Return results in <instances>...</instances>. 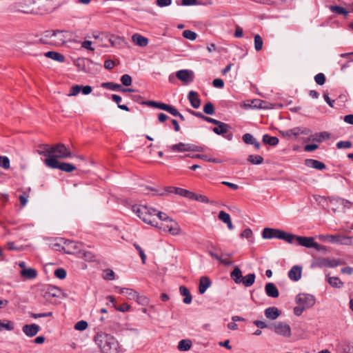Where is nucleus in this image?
Here are the masks:
<instances>
[{"label": "nucleus", "mask_w": 353, "mask_h": 353, "mask_svg": "<svg viewBox=\"0 0 353 353\" xmlns=\"http://www.w3.org/2000/svg\"><path fill=\"white\" fill-rule=\"evenodd\" d=\"M94 341L100 348L102 353H118L119 343L113 336L105 332L97 333L94 336Z\"/></svg>", "instance_id": "1"}, {"label": "nucleus", "mask_w": 353, "mask_h": 353, "mask_svg": "<svg viewBox=\"0 0 353 353\" xmlns=\"http://www.w3.org/2000/svg\"><path fill=\"white\" fill-rule=\"evenodd\" d=\"M157 212L156 209L149 208L148 207V211L145 214H143L142 216V221L152 226L163 228L164 231H169L172 235L176 234V230L173 228L172 225H165L163 223L160 224L157 221L155 213Z\"/></svg>", "instance_id": "2"}, {"label": "nucleus", "mask_w": 353, "mask_h": 353, "mask_svg": "<svg viewBox=\"0 0 353 353\" xmlns=\"http://www.w3.org/2000/svg\"><path fill=\"white\" fill-rule=\"evenodd\" d=\"M262 236L263 239L276 238L282 239L288 243H292V234L287 233L279 229L266 228L263 230Z\"/></svg>", "instance_id": "3"}, {"label": "nucleus", "mask_w": 353, "mask_h": 353, "mask_svg": "<svg viewBox=\"0 0 353 353\" xmlns=\"http://www.w3.org/2000/svg\"><path fill=\"white\" fill-rule=\"evenodd\" d=\"M292 243L306 248H314L318 251L325 250V247L314 241L313 237L301 236L292 234Z\"/></svg>", "instance_id": "4"}, {"label": "nucleus", "mask_w": 353, "mask_h": 353, "mask_svg": "<svg viewBox=\"0 0 353 353\" xmlns=\"http://www.w3.org/2000/svg\"><path fill=\"white\" fill-rule=\"evenodd\" d=\"M52 152L53 155L50 159L54 158L57 160L58 159H68L73 156L70 148L61 143L52 145Z\"/></svg>", "instance_id": "5"}, {"label": "nucleus", "mask_w": 353, "mask_h": 353, "mask_svg": "<svg viewBox=\"0 0 353 353\" xmlns=\"http://www.w3.org/2000/svg\"><path fill=\"white\" fill-rule=\"evenodd\" d=\"M44 163L49 168L54 169L57 168L66 172H71L76 170V167L73 164L65 162L60 163L58 160L54 158L46 159L44 160Z\"/></svg>", "instance_id": "6"}, {"label": "nucleus", "mask_w": 353, "mask_h": 353, "mask_svg": "<svg viewBox=\"0 0 353 353\" xmlns=\"http://www.w3.org/2000/svg\"><path fill=\"white\" fill-rule=\"evenodd\" d=\"M33 0H21L11 5V10L26 14H34L37 12L33 8Z\"/></svg>", "instance_id": "7"}, {"label": "nucleus", "mask_w": 353, "mask_h": 353, "mask_svg": "<svg viewBox=\"0 0 353 353\" xmlns=\"http://www.w3.org/2000/svg\"><path fill=\"white\" fill-rule=\"evenodd\" d=\"M296 303L305 309L312 307L315 303L314 297L308 294H299L296 297Z\"/></svg>", "instance_id": "8"}, {"label": "nucleus", "mask_w": 353, "mask_h": 353, "mask_svg": "<svg viewBox=\"0 0 353 353\" xmlns=\"http://www.w3.org/2000/svg\"><path fill=\"white\" fill-rule=\"evenodd\" d=\"M63 244L62 250L66 254H71L81 251L82 244L79 242L67 239L64 241Z\"/></svg>", "instance_id": "9"}, {"label": "nucleus", "mask_w": 353, "mask_h": 353, "mask_svg": "<svg viewBox=\"0 0 353 353\" xmlns=\"http://www.w3.org/2000/svg\"><path fill=\"white\" fill-rule=\"evenodd\" d=\"M143 103L149 107L165 110V111L170 112L173 116H175V117L176 116V108H175L172 106H170L168 104H165V103H163L161 102L154 101H145L143 102Z\"/></svg>", "instance_id": "10"}, {"label": "nucleus", "mask_w": 353, "mask_h": 353, "mask_svg": "<svg viewBox=\"0 0 353 353\" xmlns=\"http://www.w3.org/2000/svg\"><path fill=\"white\" fill-rule=\"evenodd\" d=\"M213 128L214 132L222 135L228 140L232 139V133L229 131L230 126L228 124L220 121Z\"/></svg>", "instance_id": "11"}, {"label": "nucleus", "mask_w": 353, "mask_h": 353, "mask_svg": "<svg viewBox=\"0 0 353 353\" xmlns=\"http://www.w3.org/2000/svg\"><path fill=\"white\" fill-rule=\"evenodd\" d=\"M274 331L280 335L285 337H290L291 335V329L289 325L283 323L277 322L272 325Z\"/></svg>", "instance_id": "12"}, {"label": "nucleus", "mask_w": 353, "mask_h": 353, "mask_svg": "<svg viewBox=\"0 0 353 353\" xmlns=\"http://www.w3.org/2000/svg\"><path fill=\"white\" fill-rule=\"evenodd\" d=\"M194 79V74L190 70H181L178 71V79L181 81L184 85L192 83Z\"/></svg>", "instance_id": "13"}, {"label": "nucleus", "mask_w": 353, "mask_h": 353, "mask_svg": "<svg viewBox=\"0 0 353 353\" xmlns=\"http://www.w3.org/2000/svg\"><path fill=\"white\" fill-rule=\"evenodd\" d=\"M146 188L154 192V195L168 196L172 193L176 194V188L174 186H167L158 189L153 188L152 187H147Z\"/></svg>", "instance_id": "14"}, {"label": "nucleus", "mask_w": 353, "mask_h": 353, "mask_svg": "<svg viewBox=\"0 0 353 353\" xmlns=\"http://www.w3.org/2000/svg\"><path fill=\"white\" fill-rule=\"evenodd\" d=\"M33 8L37 12L34 14H43L46 12H49L47 0H33Z\"/></svg>", "instance_id": "15"}, {"label": "nucleus", "mask_w": 353, "mask_h": 353, "mask_svg": "<svg viewBox=\"0 0 353 353\" xmlns=\"http://www.w3.org/2000/svg\"><path fill=\"white\" fill-rule=\"evenodd\" d=\"M40 329V326L34 323L30 325L26 324L22 327L23 333L28 337H33L37 335Z\"/></svg>", "instance_id": "16"}, {"label": "nucleus", "mask_w": 353, "mask_h": 353, "mask_svg": "<svg viewBox=\"0 0 353 353\" xmlns=\"http://www.w3.org/2000/svg\"><path fill=\"white\" fill-rule=\"evenodd\" d=\"M63 31L55 30H46L43 32L42 37L39 39L38 43L41 44H50L52 45V42H48L47 39L56 37L58 34L62 33Z\"/></svg>", "instance_id": "17"}, {"label": "nucleus", "mask_w": 353, "mask_h": 353, "mask_svg": "<svg viewBox=\"0 0 353 353\" xmlns=\"http://www.w3.org/2000/svg\"><path fill=\"white\" fill-rule=\"evenodd\" d=\"M183 151H195V152H202L203 148L201 146H198L194 144H184V143H178V152Z\"/></svg>", "instance_id": "18"}, {"label": "nucleus", "mask_w": 353, "mask_h": 353, "mask_svg": "<svg viewBox=\"0 0 353 353\" xmlns=\"http://www.w3.org/2000/svg\"><path fill=\"white\" fill-rule=\"evenodd\" d=\"M39 149L37 150V152L48 158H51L52 154V145L41 144L39 146Z\"/></svg>", "instance_id": "19"}, {"label": "nucleus", "mask_w": 353, "mask_h": 353, "mask_svg": "<svg viewBox=\"0 0 353 353\" xmlns=\"http://www.w3.org/2000/svg\"><path fill=\"white\" fill-rule=\"evenodd\" d=\"M188 99L191 105L194 108H199L201 105V100L196 92L190 91L188 94Z\"/></svg>", "instance_id": "20"}, {"label": "nucleus", "mask_w": 353, "mask_h": 353, "mask_svg": "<svg viewBox=\"0 0 353 353\" xmlns=\"http://www.w3.org/2000/svg\"><path fill=\"white\" fill-rule=\"evenodd\" d=\"M179 292L181 296H183V302L185 304H190L192 300V296L190 294V290L188 288L184 285L179 287Z\"/></svg>", "instance_id": "21"}, {"label": "nucleus", "mask_w": 353, "mask_h": 353, "mask_svg": "<svg viewBox=\"0 0 353 353\" xmlns=\"http://www.w3.org/2000/svg\"><path fill=\"white\" fill-rule=\"evenodd\" d=\"M288 276L292 281H299L301 277V268L297 265L293 266L288 272Z\"/></svg>", "instance_id": "22"}, {"label": "nucleus", "mask_w": 353, "mask_h": 353, "mask_svg": "<svg viewBox=\"0 0 353 353\" xmlns=\"http://www.w3.org/2000/svg\"><path fill=\"white\" fill-rule=\"evenodd\" d=\"M265 292L268 296L276 298L279 296V293L276 285L272 283H268L265 287Z\"/></svg>", "instance_id": "23"}, {"label": "nucleus", "mask_w": 353, "mask_h": 353, "mask_svg": "<svg viewBox=\"0 0 353 353\" xmlns=\"http://www.w3.org/2000/svg\"><path fill=\"white\" fill-rule=\"evenodd\" d=\"M132 40L136 45L141 47H145L148 43V39L146 37L137 33L132 35Z\"/></svg>", "instance_id": "24"}, {"label": "nucleus", "mask_w": 353, "mask_h": 353, "mask_svg": "<svg viewBox=\"0 0 353 353\" xmlns=\"http://www.w3.org/2000/svg\"><path fill=\"white\" fill-rule=\"evenodd\" d=\"M305 165H307V167H310V168H315L316 170H323L325 168V165L318 161V160H315V159H306L305 161Z\"/></svg>", "instance_id": "25"}, {"label": "nucleus", "mask_w": 353, "mask_h": 353, "mask_svg": "<svg viewBox=\"0 0 353 353\" xmlns=\"http://www.w3.org/2000/svg\"><path fill=\"white\" fill-rule=\"evenodd\" d=\"M21 276L26 278V279H34L37 276V271L35 269L29 268H23L21 271Z\"/></svg>", "instance_id": "26"}, {"label": "nucleus", "mask_w": 353, "mask_h": 353, "mask_svg": "<svg viewBox=\"0 0 353 353\" xmlns=\"http://www.w3.org/2000/svg\"><path fill=\"white\" fill-rule=\"evenodd\" d=\"M211 281L207 276H202L199 281V292L200 294H203L206 290L210 286Z\"/></svg>", "instance_id": "27"}, {"label": "nucleus", "mask_w": 353, "mask_h": 353, "mask_svg": "<svg viewBox=\"0 0 353 353\" xmlns=\"http://www.w3.org/2000/svg\"><path fill=\"white\" fill-rule=\"evenodd\" d=\"M243 141L246 144H251L254 146L256 150L260 148L261 144L259 142L256 141V140L253 137V136L249 133L245 134L243 137Z\"/></svg>", "instance_id": "28"}, {"label": "nucleus", "mask_w": 353, "mask_h": 353, "mask_svg": "<svg viewBox=\"0 0 353 353\" xmlns=\"http://www.w3.org/2000/svg\"><path fill=\"white\" fill-rule=\"evenodd\" d=\"M101 86L103 88L111 90H114V91H118V92H124V88H123L121 85L115 83L114 82L102 83Z\"/></svg>", "instance_id": "29"}, {"label": "nucleus", "mask_w": 353, "mask_h": 353, "mask_svg": "<svg viewBox=\"0 0 353 353\" xmlns=\"http://www.w3.org/2000/svg\"><path fill=\"white\" fill-rule=\"evenodd\" d=\"M280 314V311L275 307H270L265 310V316L272 320L276 319Z\"/></svg>", "instance_id": "30"}, {"label": "nucleus", "mask_w": 353, "mask_h": 353, "mask_svg": "<svg viewBox=\"0 0 353 353\" xmlns=\"http://www.w3.org/2000/svg\"><path fill=\"white\" fill-rule=\"evenodd\" d=\"M45 56L60 63H63L65 61L63 54L54 51L47 52L45 53Z\"/></svg>", "instance_id": "31"}, {"label": "nucleus", "mask_w": 353, "mask_h": 353, "mask_svg": "<svg viewBox=\"0 0 353 353\" xmlns=\"http://www.w3.org/2000/svg\"><path fill=\"white\" fill-rule=\"evenodd\" d=\"M230 277L236 283H241V281H242L243 279V276L240 268L238 267H235L230 273Z\"/></svg>", "instance_id": "32"}, {"label": "nucleus", "mask_w": 353, "mask_h": 353, "mask_svg": "<svg viewBox=\"0 0 353 353\" xmlns=\"http://www.w3.org/2000/svg\"><path fill=\"white\" fill-rule=\"evenodd\" d=\"M61 293L60 289L55 287H49L45 292L44 297L49 299L50 297H59Z\"/></svg>", "instance_id": "33"}, {"label": "nucleus", "mask_w": 353, "mask_h": 353, "mask_svg": "<svg viewBox=\"0 0 353 353\" xmlns=\"http://www.w3.org/2000/svg\"><path fill=\"white\" fill-rule=\"evenodd\" d=\"M132 210L137 216L142 219L143 214H145L148 211V207L145 205H134L132 207Z\"/></svg>", "instance_id": "34"}, {"label": "nucleus", "mask_w": 353, "mask_h": 353, "mask_svg": "<svg viewBox=\"0 0 353 353\" xmlns=\"http://www.w3.org/2000/svg\"><path fill=\"white\" fill-rule=\"evenodd\" d=\"M120 294H125L127 299L135 300L137 298L138 292L130 288H121L119 291Z\"/></svg>", "instance_id": "35"}, {"label": "nucleus", "mask_w": 353, "mask_h": 353, "mask_svg": "<svg viewBox=\"0 0 353 353\" xmlns=\"http://www.w3.org/2000/svg\"><path fill=\"white\" fill-rule=\"evenodd\" d=\"M192 345V341L190 339H183L178 343V350L181 351L189 350Z\"/></svg>", "instance_id": "36"}, {"label": "nucleus", "mask_w": 353, "mask_h": 353, "mask_svg": "<svg viewBox=\"0 0 353 353\" xmlns=\"http://www.w3.org/2000/svg\"><path fill=\"white\" fill-rule=\"evenodd\" d=\"M263 142L264 144L274 146L279 143V139L276 137H271L268 134H264L263 136Z\"/></svg>", "instance_id": "37"}, {"label": "nucleus", "mask_w": 353, "mask_h": 353, "mask_svg": "<svg viewBox=\"0 0 353 353\" xmlns=\"http://www.w3.org/2000/svg\"><path fill=\"white\" fill-rule=\"evenodd\" d=\"M254 280H255V274H249L246 275L245 277L243 276L241 283H243V285L245 287H250L254 284Z\"/></svg>", "instance_id": "38"}, {"label": "nucleus", "mask_w": 353, "mask_h": 353, "mask_svg": "<svg viewBox=\"0 0 353 353\" xmlns=\"http://www.w3.org/2000/svg\"><path fill=\"white\" fill-rule=\"evenodd\" d=\"M309 130L307 128L296 127L290 130L291 137L296 138L299 134H307Z\"/></svg>", "instance_id": "39"}, {"label": "nucleus", "mask_w": 353, "mask_h": 353, "mask_svg": "<svg viewBox=\"0 0 353 353\" xmlns=\"http://www.w3.org/2000/svg\"><path fill=\"white\" fill-rule=\"evenodd\" d=\"M178 195L184 196L190 200H194L195 197V193L180 188H178Z\"/></svg>", "instance_id": "40"}, {"label": "nucleus", "mask_w": 353, "mask_h": 353, "mask_svg": "<svg viewBox=\"0 0 353 353\" xmlns=\"http://www.w3.org/2000/svg\"><path fill=\"white\" fill-rule=\"evenodd\" d=\"M178 195L184 196L190 200H194L195 197V193L180 188H178Z\"/></svg>", "instance_id": "41"}, {"label": "nucleus", "mask_w": 353, "mask_h": 353, "mask_svg": "<svg viewBox=\"0 0 353 353\" xmlns=\"http://www.w3.org/2000/svg\"><path fill=\"white\" fill-rule=\"evenodd\" d=\"M327 282L329 283V284L331 286H332L334 288H341L343 284V282L339 279V277H335V276L328 277Z\"/></svg>", "instance_id": "42"}, {"label": "nucleus", "mask_w": 353, "mask_h": 353, "mask_svg": "<svg viewBox=\"0 0 353 353\" xmlns=\"http://www.w3.org/2000/svg\"><path fill=\"white\" fill-rule=\"evenodd\" d=\"M108 41L111 43V46L113 47H119L123 42V39L114 35H111L109 37Z\"/></svg>", "instance_id": "43"}, {"label": "nucleus", "mask_w": 353, "mask_h": 353, "mask_svg": "<svg viewBox=\"0 0 353 353\" xmlns=\"http://www.w3.org/2000/svg\"><path fill=\"white\" fill-rule=\"evenodd\" d=\"M330 9L332 12L340 15H347L348 14V12L344 8L339 6H331Z\"/></svg>", "instance_id": "44"}, {"label": "nucleus", "mask_w": 353, "mask_h": 353, "mask_svg": "<svg viewBox=\"0 0 353 353\" xmlns=\"http://www.w3.org/2000/svg\"><path fill=\"white\" fill-rule=\"evenodd\" d=\"M156 217H157V221H158V219L160 220L161 221H163V222H173V220L172 219H170L166 214L162 212H160V211H157L156 213ZM161 223H163V222H161Z\"/></svg>", "instance_id": "45"}, {"label": "nucleus", "mask_w": 353, "mask_h": 353, "mask_svg": "<svg viewBox=\"0 0 353 353\" xmlns=\"http://www.w3.org/2000/svg\"><path fill=\"white\" fill-rule=\"evenodd\" d=\"M248 161L252 164H261L263 161V158L260 155H249Z\"/></svg>", "instance_id": "46"}, {"label": "nucleus", "mask_w": 353, "mask_h": 353, "mask_svg": "<svg viewBox=\"0 0 353 353\" xmlns=\"http://www.w3.org/2000/svg\"><path fill=\"white\" fill-rule=\"evenodd\" d=\"M254 48L256 51H260L263 48V39L259 34H256L254 37Z\"/></svg>", "instance_id": "47"}, {"label": "nucleus", "mask_w": 353, "mask_h": 353, "mask_svg": "<svg viewBox=\"0 0 353 353\" xmlns=\"http://www.w3.org/2000/svg\"><path fill=\"white\" fill-rule=\"evenodd\" d=\"M182 35L184 38L194 41L197 37V34L192 30H185L183 32Z\"/></svg>", "instance_id": "48"}, {"label": "nucleus", "mask_w": 353, "mask_h": 353, "mask_svg": "<svg viewBox=\"0 0 353 353\" xmlns=\"http://www.w3.org/2000/svg\"><path fill=\"white\" fill-rule=\"evenodd\" d=\"M315 138L313 139L314 141L317 142H321L323 140L328 139L330 138V134L327 132H323L315 135Z\"/></svg>", "instance_id": "49"}, {"label": "nucleus", "mask_w": 353, "mask_h": 353, "mask_svg": "<svg viewBox=\"0 0 353 353\" xmlns=\"http://www.w3.org/2000/svg\"><path fill=\"white\" fill-rule=\"evenodd\" d=\"M203 112L207 114H213L214 113V107L211 102L205 104L203 107Z\"/></svg>", "instance_id": "50"}, {"label": "nucleus", "mask_w": 353, "mask_h": 353, "mask_svg": "<svg viewBox=\"0 0 353 353\" xmlns=\"http://www.w3.org/2000/svg\"><path fill=\"white\" fill-rule=\"evenodd\" d=\"M121 81L123 85L129 86L132 84V79L129 74H125L121 76Z\"/></svg>", "instance_id": "51"}, {"label": "nucleus", "mask_w": 353, "mask_h": 353, "mask_svg": "<svg viewBox=\"0 0 353 353\" xmlns=\"http://www.w3.org/2000/svg\"><path fill=\"white\" fill-rule=\"evenodd\" d=\"M0 166L4 169H8L10 168V160L6 156H0Z\"/></svg>", "instance_id": "52"}, {"label": "nucleus", "mask_w": 353, "mask_h": 353, "mask_svg": "<svg viewBox=\"0 0 353 353\" xmlns=\"http://www.w3.org/2000/svg\"><path fill=\"white\" fill-rule=\"evenodd\" d=\"M88 324L86 321H78L74 325V329L77 330L83 331V330H85L88 327Z\"/></svg>", "instance_id": "53"}, {"label": "nucleus", "mask_w": 353, "mask_h": 353, "mask_svg": "<svg viewBox=\"0 0 353 353\" xmlns=\"http://www.w3.org/2000/svg\"><path fill=\"white\" fill-rule=\"evenodd\" d=\"M54 275L59 279H63L66 277L67 273L63 268H58L54 271Z\"/></svg>", "instance_id": "54"}, {"label": "nucleus", "mask_w": 353, "mask_h": 353, "mask_svg": "<svg viewBox=\"0 0 353 353\" xmlns=\"http://www.w3.org/2000/svg\"><path fill=\"white\" fill-rule=\"evenodd\" d=\"M134 246L136 248V250L138 251V252L139 254V256H140V257L141 259L142 263L143 264L145 263L146 255L144 253V251L143 250V249L137 243H134Z\"/></svg>", "instance_id": "55"}, {"label": "nucleus", "mask_w": 353, "mask_h": 353, "mask_svg": "<svg viewBox=\"0 0 353 353\" xmlns=\"http://www.w3.org/2000/svg\"><path fill=\"white\" fill-rule=\"evenodd\" d=\"M218 218L225 223L229 222V220L231 219L230 214L224 211L219 212Z\"/></svg>", "instance_id": "56"}, {"label": "nucleus", "mask_w": 353, "mask_h": 353, "mask_svg": "<svg viewBox=\"0 0 353 353\" xmlns=\"http://www.w3.org/2000/svg\"><path fill=\"white\" fill-rule=\"evenodd\" d=\"M316 83L320 85H322L325 82V77L323 73H319L314 77Z\"/></svg>", "instance_id": "57"}, {"label": "nucleus", "mask_w": 353, "mask_h": 353, "mask_svg": "<svg viewBox=\"0 0 353 353\" xmlns=\"http://www.w3.org/2000/svg\"><path fill=\"white\" fill-rule=\"evenodd\" d=\"M352 142L350 141H341L336 143V147L339 149L350 148L352 147Z\"/></svg>", "instance_id": "58"}, {"label": "nucleus", "mask_w": 353, "mask_h": 353, "mask_svg": "<svg viewBox=\"0 0 353 353\" xmlns=\"http://www.w3.org/2000/svg\"><path fill=\"white\" fill-rule=\"evenodd\" d=\"M48 10L51 11L60 4V0H47Z\"/></svg>", "instance_id": "59"}, {"label": "nucleus", "mask_w": 353, "mask_h": 353, "mask_svg": "<svg viewBox=\"0 0 353 353\" xmlns=\"http://www.w3.org/2000/svg\"><path fill=\"white\" fill-rule=\"evenodd\" d=\"M3 329L7 330H12L14 329L13 323L11 321H8L7 323H3L0 321V332H1Z\"/></svg>", "instance_id": "60"}, {"label": "nucleus", "mask_w": 353, "mask_h": 353, "mask_svg": "<svg viewBox=\"0 0 353 353\" xmlns=\"http://www.w3.org/2000/svg\"><path fill=\"white\" fill-rule=\"evenodd\" d=\"M114 272L110 269H107L105 270V274L103 276V279L108 281H112L114 279Z\"/></svg>", "instance_id": "61"}, {"label": "nucleus", "mask_w": 353, "mask_h": 353, "mask_svg": "<svg viewBox=\"0 0 353 353\" xmlns=\"http://www.w3.org/2000/svg\"><path fill=\"white\" fill-rule=\"evenodd\" d=\"M81 90V85H75L72 86L70 89V92L68 94V96H76L77 95Z\"/></svg>", "instance_id": "62"}, {"label": "nucleus", "mask_w": 353, "mask_h": 353, "mask_svg": "<svg viewBox=\"0 0 353 353\" xmlns=\"http://www.w3.org/2000/svg\"><path fill=\"white\" fill-rule=\"evenodd\" d=\"M194 200L197 201H199L201 203H210V201H209L208 198L206 196L202 195V194H196V193H195Z\"/></svg>", "instance_id": "63"}, {"label": "nucleus", "mask_w": 353, "mask_h": 353, "mask_svg": "<svg viewBox=\"0 0 353 353\" xmlns=\"http://www.w3.org/2000/svg\"><path fill=\"white\" fill-rule=\"evenodd\" d=\"M114 308L119 312H125L130 310V306L128 303H123L120 305H114Z\"/></svg>", "instance_id": "64"}]
</instances>
